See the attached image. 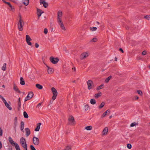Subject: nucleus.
I'll return each instance as SVG.
<instances>
[{
	"mask_svg": "<svg viewBox=\"0 0 150 150\" xmlns=\"http://www.w3.org/2000/svg\"><path fill=\"white\" fill-rule=\"evenodd\" d=\"M76 124V121L74 117L72 115H70L68 118L67 124L69 125L73 126H74Z\"/></svg>",
	"mask_w": 150,
	"mask_h": 150,
	"instance_id": "1",
	"label": "nucleus"
},
{
	"mask_svg": "<svg viewBox=\"0 0 150 150\" xmlns=\"http://www.w3.org/2000/svg\"><path fill=\"white\" fill-rule=\"evenodd\" d=\"M88 86V88L89 90H90L93 88L94 87V84L93 81L91 80H88L87 82Z\"/></svg>",
	"mask_w": 150,
	"mask_h": 150,
	"instance_id": "2",
	"label": "nucleus"
},
{
	"mask_svg": "<svg viewBox=\"0 0 150 150\" xmlns=\"http://www.w3.org/2000/svg\"><path fill=\"white\" fill-rule=\"evenodd\" d=\"M20 18L18 21V28L20 31H22L23 30V25L22 24V22L23 23V21L21 19V15H20Z\"/></svg>",
	"mask_w": 150,
	"mask_h": 150,
	"instance_id": "3",
	"label": "nucleus"
},
{
	"mask_svg": "<svg viewBox=\"0 0 150 150\" xmlns=\"http://www.w3.org/2000/svg\"><path fill=\"white\" fill-rule=\"evenodd\" d=\"M51 91L52 92L53 94L52 97L53 100H54L55 99L57 95V90L54 87H52L51 88Z\"/></svg>",
	"mask_w": 150,
	"mask_h": 150,
	"instance_id": "4",
	"label": "nucleus"
},
{
	"mask_svg": "<svg viewBox=\"0 0 150 150\" xmlns=\"http://www.w3.org/2000/svg\"><path fill=\"white\" fill-rule=\"evenodd\" d=\"M51 62L54 64H56L58 62L59 59L57 57L54 58L53 57H51L50 58Z\"/></svg>",
	"mask_w": 150,
	"mask_h": 150,
	"instance_id": "5",
	"label": "nucleus"
},
{
	"mask_svg": "<svg viewBox=\"0 0 150 150\" xmlns=\"http://www.w3.org/2000/svg\"><path fill=\"white\" fill-rule=\"evenodd\" d=\"M62 12L59 11L57 13V22L59 23H61V21L62 20Z\"/></svg>",
	"mask_w": 150,
	"mask_h": 150,
	"instance_id": "6",
	"label": "nucleus"
},
{
	"mask_svg": "<svg viewBox=\"0 0 150 150\" xmlns=\"http://www.w3.org/2000/svg\"><path fill=\"white\" fill-rule=\"evenodd\" d=\"M33 143L35 145H38L39 143V139L37 137H34L33 138Z\"/></svg>",
	"mask_w": 150,
	"mask_h": 150,
	"instance_id": "7",
	"label": "nucleus"
},
{
	"mask_svg": "<svg viewBox=\"0 0 150 150\" xmlns=\"http://www.w3.org/2000/svg\"><path fill=\"white\" fill-rule=\"evenodd\" d=\"M88 56V52H84L82 53L80 57V58L81 59H83L84 58L87 57Z\"/></svg>",
	"mask_w": 150,
	"mask_h": 150,
	"instance_id": "8",
	"label": "nucleus"
},
{
	"mask_svg": "<svg viewBox=\"0 0 150 150\" xmlns=\"http://www.w3.org/2000/svg\"><path fill=\"white\" fill-rule=\"evenodd\" d=\"M26 41L28 45H31V43L30 41L32 40L30 36L28 35H26Z\"/></svg>",
	"mask_w": 150,
	"mask_h": 150,
	"instance_id": "9",
	"label": "nucleus"
},
{
	"mask_svg": "<svg viewBox=\"0 0 150 150\" xmlns=\"http://www.w3.org/2000/svg\"><path fill=\"white\" fill-rule=\"evenodd\" d=\"M9 141L10 143L12 145V146H16V144H18L16 143H15L12 139V138L10 137L8 138Z\"/></svg>",
	"mask_w": 150,
	"mask_h": 150,
	"instance_id": "10",
	"label": "nucleus"
},
{
	"mask_svg": "<svg viewBox=\"0 0 150 150\" xmlns=\"http://www.w3.org/2000/svg\"><path fill=\"white\" fill-rule=\"evenodd\" d=\"M37 11L38 16L39 18L41 16L42 14L43 13V12L42 10L38 8H37Z\"/></svg>",
	"mask_w": 150,
	"mask_h": 150,
	"instance_id": "11",
	"label": "nucleus"
},
{
	"mask_svg": "<svg viewBox=\"0 0 150 150\" xmlns=\"http://www.w3.org/2000/svg\"><path fill=\"white\" fill-rule=\"evenodd\" d=\"M13 89L16 92L20 93H21V91L20 90H19L17 86L15 84H14L13 85Z\"/></svg>",
	"mask_w": 150,
	"mask_h": 150,
	"instance_id": "12",
	"label": "nucleus"
},
{
	"mask_svg": "<svg viewBox=\"0 0 150 150\" xmlns=\"http://www.w3.org/2000/svg\"><path fill=\"white\" fill-rule=\"evenodd\" d=\"M25 130L26 132V135L27 137H28L30 134V130L28 128H25Z\"/></svg>",
	"mask_w": 150,
	"mask_h": 150,
	"instance_id": "13",
	"label": "nucleus"
},
{
	"mask_svg": "<svg viewBox=\"0 0 150 150\" xmlns=\"http://www.w3.org/2000/svg\"><path fill=\"white\" fill-rule=\"evenodd\" d=\"M110 113V110H107L104 112L101 116V117L103 118L105 117L107 114H109Z\"/></svg>",
	"mask_w": 150,
	"mask_h": 150,
	"instance_id": "14",
	"label": "nucleus"
},
{
	"mask_svg": "<svg viewBox=\"0 0 150 150\" xmlns=\"http://www.w3.org/2000/svg\"><path fill=\"white\" fill-rule=\"evenodd\" d=\"M47 72L49 74H52L54 71L53 69L49 67L48 66H47Z\"/></svg>",
	"mask_w": 150,
	"mask_h": 150,
	"instance_id": "15",
	"label": "nucleus"
},
{
	"mask_svg": "<svg viewBox=\"0 0 150 150\" xmlns=\"http://www.w3.org/2000/svg\"><path fill=\"white\" fill-rule=\"evenodd\" d=\"M108 131V129L107 127H105L104 128L102 132V135H106Z\"/></svg>",
	"mask_w": 150,
	"mask_h": 150,
	"instance_id": "16",
	"label": "nucleus"
},
{
	"mask_svg": "<svg viewBox=\"0 0 150 150\" xmlns=\"http://www.w3.org/2000/svg\"><path fill=\"white\" fill-rule=\"evenodd\" d=\"M41 124V123H39L37 124L36 128L35 129V131H39L40 128V126Z\"/></svg>",
	"mask_w": 150,
	"mask_h": 150,
	"instance_id": "17",
	"label": "nucleus"
},
{
	"mask_svg": "<svg viewBox=\"0 0 150 150\" xmlns=\"http://www.w3.org/2000/svg\"><path fill=\"white\" fill-rule=\"evenodd\" d=\"M58 23L60 25V27L63 30H65V28L64 26L63 23L62 21V20L61 21V23L58 22Z\"/></svg>",
	"mask_w": 150,
	"mask_h": 150,
	"instance_id": "18",
	"label": "nucleus"
},
{
	"mask_svg": "<svg viewBox=\"0 0 150 150\" xmlns=\"http://www.w3.org/2000/svg\"><path fill=\"white\" fill-rule=\"evenodd\" d=\"M43 4V6L45 8H47L48 6V4L46 3V2L44 1H43L42 2L41 1L40 2V4Z\"/></svg>",
	"mask_w": 150,
	"mask_h": 150,
	"instance_id": "19",
	"label": "nucleus"
},
{
	"mask_svg": "<svg viewBox=\"0 0 150 150\" xmlns=\"http://www.w3.org/2000/svg\"><path fill=\"white\" fill-rule=\"evenodd\" d=\"M24 122L22 121L20 124V128L21 130H23V129L24 128Z\"/></svg>",
	"mask_w": 150,
	"mask_h": 150,
	"instance_id": "20",
	"label": "nucleus"
},
{
	"mask_svg": "<svg viewBox=\"0 0 150 150\" xmlns=\"http://www.w3.org/2000/svg\"><path fill=\"white\" fill-rule=\"evenodd\" d=\"M102 95V93L101 92H99L98 93L96 94L95 95V98H98Z\"/></svg>",
	"mask_w": 150,
	"mask_h": 150,
	"instance_id": "21",
	"label": "nucleus"
},
{
	"mask_svg": "<svg viewBox=\"0 0 150 150\" xmlns=\"http://www.w3.org/2000/svg\"><path fill=\"white\" fill-rule=\"evenodd\" d=\"M20 83L22 85H24L25 84V81L22 77H21L20 78Z\"/></svg>",
	"mask_w": 150,
	"mask_h": 150,
	"instance_id": "22",
	"label": "nucleus"
},
{
	"mask_svg": "<svg viewBox=\"0 0 150 150\" xmlns=\"http://www.w3.org/2000/svg\"><path fill=\"white\" fill-rule=\"evenodd\" d=\"M14 128H16V127L17 126V124L18 123V121H17V117H16L14 120Z\"/></svg>",
	"mask_w": 150,
	"mask_h": 150,
	"instance_id": "23",
	"label": "nucleus"
},
{
	"mask_svg": "<svg viewBox=\"0 0 150 150\" xmlns=\"http://www.w3.org/2000/svg\"><path fill=\"white\" fill-rule=\"evenodd\" d=\"M23 3L26 6L28 5L29 0H23Z\"/></svg>",
	"mask_w": 150,
	"mask_h": 150,
	"instance_id": "24",
	"label": "nucleus"
},
{
	"mask_svg": "<svg viewBox=\"0 0 150 150\" xmlns=\"http://www.w3.org/2000/svg\"><path fill=\"white\" fill-rule=\"evenodd\" d=\"M35 86L36 88L39 89H42L43 88L42 86L39 84H36L35 85Z\"/></svg>",
	"mask_w": 150,
	"mask_h": 150,
	"instance_id": "25",
	"label": "nucleus"
},
{
	"mask_svg": "<svg viewBox=\"0 0 150 150\" xmlns=\"http://www.w3.org/2000/svg\"><path fill=\"white\" fill-rule=\"evenodd\" d=\"M26 142L25 139L23 137H22L20 139V143L21 144L22 143H25Z\"/></svg>",
	"mask_w": 150,
	"mask_h": 150,
	"instance_id": "26",
	"label": "nucleus"
},
{
	"mask_svg": "<svg viewBox=\"0 0 150 150\" xmlns=\"http://www.w3.org/2000/svg\"><path fill=\"white\" fill-rule=\"evenodd\" d=\"M85 129L87 130H91L92 129V127L91 126H89L86 127Z\"/></svg>",
	"mask_w": 150,
	"mask_h": 150,
	"instance_id": "27",
	"label": "nucleus"
},
{
	"mask_svg": "<svg viewBox=\"0 0 150 150\" xmlns=\"http://www.w3.org/2000/svg\"><path fill=\"white\" fill-rule=\"evenodd\" d=\"M28 96H29L30 98L31 99L33 96V93L32 91L28 93Z\"/></svg>",
	"mask_w": 150,
	"mask_h": 150,
	"instance_id": "28",
	"label": "nucleus"
},
{
	"mask_svg": "<svg viewBox=\"0 0 150 150\" xmlns=\"http://www.w3.org/2000/svg\"><path fill=\"white\" fill-rule=\"evenodd\" d=\"M5 105L9 110H11L12 109V108L7 103L5 104Z\"/></svg>",
	"mask_w": 150,
	"mask_h": 150,
	"instance_id": "29",
	"label": "nucleus"
},
{
	"mask_svg": "<svg viewBox=\"0 0 150 150\" xmlns=\"http://www.w3.org/2000/svg\"><path fill=\"white\" fill-rule=\"evenodd\" d=\"M0 98H1L2 100V101H3V102L5 104L7 103L6 100L1 95H0Z\"/></svg>",
	"mask_w": 150,
	"mask_h": 150,
	"instance_id": "30",
	"label": "nucleus"
},
{
	"mask_svg": "<svg viewBox=\"0 0 150 150\" xmlns=\"http://www.w3.org/2000/svg\"><path fill=\"white\" fill-rule=\"evenodd\" d=\"M105 103L104 102H103L101 103L100 105H99L98 107V108L100 109L102 108L105 105Z\"/></svg>",
	"mask_w": 150,
	"mask_h": 150,
	"instance_id": "31",
	"label": "nucleus"
},
{
	"mask_svg": "<svg viewBox=\"0 0 150 150\" xmlns=\"http://www.w3.org/2000/svg\"><path fill=\"white\" fill-rule=\"evenodd\" d=\"M6 63H5L3 65V66L2 67V69L4 71L6 70Z\"/></svg>",
	"mask_w": 150,
	"mask_h": 150,
	"instance_id": "32",
	"label": "nucleus"
},
{
	"mask_svg": "<svg viewBox=\"0 0 150 150\" xmlns=\"http://www.w3.org/2000/svg\"><path fill=\"white\" fill-rule=\"evenodd\" d=\"M66 150H72V146L69 145H66Z\"/></svg>",
	"mask_w": 150,
	"mask_h": 150,
	"instance_id": "33",
	"label": "nucleus"
},
{
	"mask_svg": "<svg viewBox=\"0 0 150 150\" xmlns=\"http://www.w3.org/2000/svg\"><path fill=\"white\" fill-rule=\"evenodd\" d=\"M112 76H109L105 80V82L106 83H108L110 79L111 78Z\"/></svg>",
	"mask_w": 150,
	"mask_h": 150,
	"instance_id": "34",
	"label": "nucleus"
},
{
	"mask_svg": "<svg viewBox=\"0 0 150 150\" xmlns=\"http://www.w3.org/2000/svg\"><path fill=\"white\" fill-rule=\"evenodd\" d=\"M23 116L24 117L26 118H27L28 117V116L27 113L25 111L23 112Z\"/></svg>",
	"mask_w": 150,
	"mask_h": 150,
	"instance_id": "35",
	"label": "nucleus"
},
{
	"mask_svg": "<svg viewBox=\"0 0 150 150\" xmlns=\"http://www.w3.org/2000/svg\"><path fill=\"white\" fill-rule=\"evenodd\" d=\"M90 103L91 104L94 105L96 103V101L94 99H91L90 100Z\"/></svg>",
	"mask_w": 150,
	"mask_h": 150,
	"instance_id": "36",
	"label": "nucleus"
},
{
	"mask_svg": "<svg viewBox=\"0 0 150 150\" xmlns=\"http://www.w3.org/2000/svg\"><path fill=\"white\" fill-rule=\"evenodd\" d=\"M104 86L103 84H101L100 86H99L96 88V90L98 91L100 89L102 88V87Z\"/></svg>",
	"mask_w": 150,
	"mask_h": 150,
	"instance_id": "37",
	"label": "nucleus"
},
{
	"mask_svg": "<svg viewBox=\"0 0 150 150\" xmlns=\"http://www.w3.org/2000/svg\"><path fill=\"white\" fill-rule=\"evenodd\" d=\"M138 123L136 122H134L133 123H132L130 125V126L131 127H133L135 126H136L137 125Z\"/></svg>",
	"mask_w": 150,
	"mask_h": 150,
	"instance_id": "38",
	"label": "nucleus"
},
{
	"mask_svg": "<svg viewBox=\"0 0 150 150\" xmlns=\"http://www.w3.org/2000/svg\"><path fill=\"white\" fill-rule=\"evenodd\" d=\"M15 146V148L16 150H21L18 144H16V146Z\"/></svg>",
	"mask_w": 150,
	"mask_h": 150,
	"instance_id": "39",
	"label": "nucleus"
},
{
	"mask_svg": "<svg viewBox=\"0 0 150 150\" xmlns=\"http://www.w3.org/2000/svg\"><path fill=\"white\" fill-rule=\"evenodd\" d=\"M23 148L27 146V144L26 142L24 143H22L21 144Z\"/></svg>",
	"mask_w": 150,
	"mask_h": 150,
	"instance_id": "40",
	"label": "nucleus"
},
{
	"mask_svg": "<svg viewBox=\"0 0 150 150\" xmlns=\"http://www.w3.org/2000/svg\"><path fill=\"white\" fill-rule=\"evenodd\" d=\"M97 40H98L97 38H94L90 41V42H96L97 41Z\"/></svg>",
	"mask_w": 150,
	"mask_h": 150,
	"instance_id": "41",
	"label": "nucleus"
},
{
	"mask_svg": "<svg viewBox=\"0 0 150 150\" xmlns=\"http://www.w3.org/2000/svg\"><path fill=\"white\" fill-rule=\"evenodd\" d=\"M97 29V28L96 27H91L90 30L92 31L96 30Z\"/></svg>",
	"mask_w": 150,
	"mask_h": 150,
	"instance_id": "42",
	"label": "nucleus"
},
{
	"mask_svg": "<svg viewBox=\"0 0 150 150\" xmlns=\"http://www.w3.org/2000/svg\"><path fill=\"white\" fill-rule=\"evenodd\" d=\"M18 110H20L21 107V102H18Z\"/></svg>",
	"mask_w": 150,
	"mask_h": 150,
	"instance_id": "43",
	"label": "nucleus"
},
{
	"mask_svg": "<svg viewBox=\"0 0 150 150\" xmlns=\"http://www.w3.org/2000/svg\"><path fill=\"white\" fill-rule=\"evenodd\" d=\"M137 92L138 93L140 96H142L143 94L141 90H137Z\"/></svg>",
	"mask_w": 150,
	"mask_h": 150,
	"instance_id": "44",
	"label": "nucleus"
},
{
	"mask_svg": "<svg viewBox=\"0 0 150 150\" xmlns=\"http://www.w3.org/2000/svg\"><path fill=\"white\" fill-rule=\"evenodd\" d=\"M31 99L29 98V97L28 96H27L25 99V102L28 100H29Z\"/></svg>",
	"mask_w": 150,
	"mask_h": 150,
	"instance_id": "45",
	"label": "nucleus"
},
{
	"mask_svg": "<svg viewBox=\"0 0 150 150\" xmlns=\"http://www.w3.org/2000/svg\"><path fill=\"white\" fill-rule=\"evenodd\" d=\"M144 18H146V19L149 20L150 19V15H147L144 17Z\"/></svg>",
	"mask_w": 150,
	"mask_h": 150,
	"instance_id": "46",
	"label": "nucleus"
},
{
	"mask_svg": "<svg viewBox=\"0 0 150 150\" xmlns=\"http://www.w3.org/2000/svg\"><path fill=\"white\" fill-rule=\"evenodd\" d=\"M89 106L88 105H86L85 106V109L86 111L87 110Z\"/></svg>",
	"mask_w": 150,
	"mask_h": 150,
	"instance_id": "47",
	"label": "nucleus"
},
{
	"mask_svg": "<svg viewBox=\"0 0 150 150\" xmlns=\"http://www.w3.org/2000/svg\"><path fill=\"white\" fill-rule=\"evenodd\" d=\"M30 148L31 150H36L34 146L32 145L30 146Z\"/></svg>",
	"mask_w": 150,
	"mask_h": 150,
	"instance_id": "48",
	"label": "nucleus"
},
{
	"mask_svg": "<svg viewBox=\"0 0 150 150\" xmlns=\"http://www.w3.org/2000/svg\"><path fill=\"white\" fill-rule=\"evenodd\" d=\"M127 147L130 149L132 148V145L130 144H128L127 145Z\"/></svg>",
	"mask_w": 150,
	"mask_h": 150,
	"instance_id": "49",
	"label": "nucleus"
},
{
	"mask_svg": "<svg viewBox=\"0 0 150 150\" xmlns=\"http://www.w3.org/2000/svg\"><path fill=\"white\" fill-rule=\"evenodd\" d=\"M47 32H48L47 29L46 28H45L44 29V33L45 34H46L47 33Z\"/></svg>",
	"mask_w": 150,
	"mask_h": 150,
	"instance_id": "50",
	"label": "nucleus"
},
{
	"mask_svg": "<svg viewBox=\"0 0 150 150\" xmlns=\"http://www.w3.org/2000/svg\"><path fill=\"white\" fill-rule=\"evenodd\" d=\"M6 4H7L8 5V6H9L10 8H11V9L12 10V5H11V4L9 2H7V3H6Z\"/></svg>",
	"mask_w": 150,
	"mask_h": 150,
	"instance_id": "51",
	"label": "nucleus"
},
{
	"mask_svg": "<svg viewBox=\"0 0 150 150\" xmlns=\"http://www.w3.org/2000/svg\"><path fill=\"white\" fill-rule=\"evenodd\" d=\"M3 135V131L0 127V136H1Z\"/></svg>",
	"mask_w": 150,
	"mask_h": 150,
	"instance_id": "52",
	"label": "nucleus"
},
{
	"mask_svg": "<svg viewBox=\"0 0 150 150\" xmlns=\"http://www.w3.org/2000/svg\"><path fill=\"white\" fill-rule=\"evenodd\" d=\"M146 51H144L142 53V55H144L146 54Z\"/></svg>",
	"mask_w": 150,
	"mask_h": 150,
	"instance_id": "53",
	"label": "nucleus"
},
{
	"mask_svg": "<svg viewBox=\"0 0 150 150\" xmlns=\"http://www.w3.org/2000/svg\"><path fill=\"white\" fill-rule=\"evenodd\" d=\"M35 46L36 48H38L39 46V45L38 43H35Z\"/></svg>",
	"mask_w": 150,
	"mask_h": 150,
	"instance_id": "54",
	"label": "nucleus"
},
{
	"mask_svg": "<svg viewBox=\"0 0 150 150\" xmlns=\"http://www.w3.org/2000/svg\"><path fill=\"white\" fill-rule=\"evenodd\" d=\"M2 147V143L1 141H0V150Z\"/></svg>",
	"mask_w": 150,
	"mask_h": 150,
	"instance_id": "55",
	"label": "nucleus"
},
{
	"mask_svg": "<svg viewBox=\"0 0 150 150\" xmlns=\"http://www.w3.org/2000/svg\"><path fill=\"white\" fill-rule=\"evenodd\" d=\"M41 103H38V105H37V107H39L41 105Z\"/></svg>",
	"mask_w": 150,
	"mask_h": 150,
	"instance_id": "56",
	"label": "nucleus"
},
{
	"mask_svg": "<svg viewBox=\"0 0 150 150\" xmlns=\"http://www.w3.org/2000/svg\"><path fill=\"white\" fill-rule=\"evenodd\" d=\"M119 50L121 51L122 53L124 52V51L121 48H120Z\"/></svg>",
	"mask_w": 150,
	"mask_h": 150,
	"instance_id": "57",
	"label": "nucleus"
},
{
	"mask_svg": "<svg viewBox=\"0 0 150 150\" xmlns=\"http://www.w3.org/2000/svg\"><path fill=\"white\" fill-rule=\"evenodd\" d=\"M7 150H12V148L11 146Z\"/></svg>",
	"mask_w": 150,
	"mask_h": 150,
	"instance_id": "58",
	"label": "nucleus"
},
{
	"mask_svg": "<svg viewBox=\"0 0 150 150\" xmlns=\"http://www.w3.org/2000/svg\"><path fill=\"white\" fill-rule=\"evenodd\" d=\"M72 69L74 70V71H76V69L75 67L72 68Z\"/></svg>",
	"mask_w": 150,
	"mask_h": 150,
	"instance_id": "59",
	"label": "nucleus"
},
{
	"mask_svg": "<svg viewBox=\"0 0 150 150\" xmlns=\"http://www.w3.org/2000/svg\"><path fill=\"white\" fill-rule=\"evenodd\" d=\"M25 150H28L27 146L23 148Z\"/></svg>",
	"mask_w": 150,
	"mask_h": 150,
	"instance_id": "60",
	"label": "nucleus"
},
{
	"mask_svg": "<svg viewBox=\"0 0 150 150\" xmlns=\"http://www.w3.org/2000/svg\"><path fill=\"white\" fill-rule=\"evenodd\" d=\"M135 98L136 100H137L139 99V97L137 96H136Z\"/></svg>",
	"mask_w": 150,
	"mask_h": 150,
	"instance_id": "61",
	"label": "nucleus"
},
{
	"mask_svg": "<svg viewBox=\"0 0 150 150\" xmlns=\"http://www.w3.org/2000/svg\"><path fill=\"white\" fill-rule=\"evenodd\" d=\"M2 1L3 2L5 3L6 4V3H7V2H6L5 0H2Z\"/></svg>",
	"mask_w": 150,
	"mask_h": 150,
	"instance_id": "62",
	"label": "nucleus"
},
{
	"mask_svg": "<svg viewBox=\"0 0 150 150\" xmlns=\"http://www.w3.org/2000/svg\"><path fill=\"white\" fill-rule=\"evenodd\" d=\"M18 102H21V98H19L18 99Z\"/></svg>",
	"mask_w": 150,
	"mask_h": 150,
	"instance_id": "63",
	"label": "nucleus"
},
{
	"mask_svg": "<svg viewBox=\"0 0 150 150\" xmlns=\"http://www.w3.org/2000/svg\"><path fill=\"white\" fill-rule=\"evenodd\" d=\"M115 61H117V57H115Z\"/></svg>",
	"mask_w": 150,
	"mask_h": 150,
	"instance_id": "64",
	"label": "nucleus"
}]
</instances>
